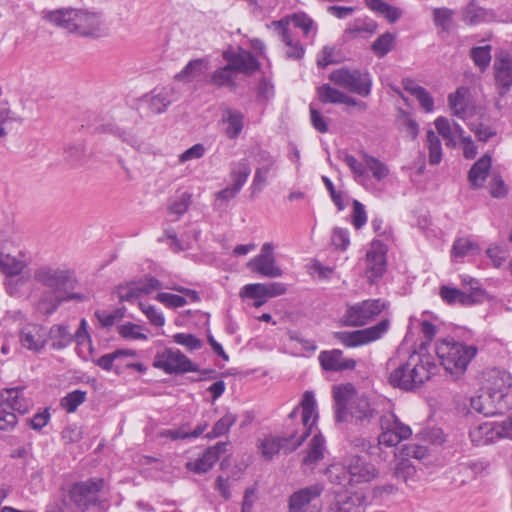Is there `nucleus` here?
<instances>
[{
	"mask_svg": "<svg viewBox=\"0 0 512 512\" xmlns=\"http://www.w3.org/2000/svg\"><path fill=\"white\" fill-rule=\"evenodd\" d=\"M324 437L318 433L315 434L309 444L307 454L303 458V463L306 465L314 464L321 460L324 456Z\"/></svg>",
	"mask_w": 512,
	"mask_h": 512,
	"instance_id": "37",
	"label": "nucleus"
},
{
	"mask_svg": "<svg viewBox=\"0 0 512 512\" xmlns=\"http://www.w3.org/2000/svg\"><path fill=\"white\" fill-rule=\"evenodd\" d=\"M43 19L52 23L55 26L67 29L69 32L75 30L77 24L73 21H78L77 9L73 8H60L56 10L43 11ZM80 26V24H78Z\"/></svg>",
	"mask_w": 512,
	"mask_h": 512,
	"instance_id": "24",
	"label": "nucleus"
},
{
	"mask_svg": "<svg viewBox=\"0 0 512 512\" xmlns=\"http://www.w3.org/2000/svg\"><path fill=\"white\" fill-rule=\"evenodd\" d=\"M240 295L251 299H267V286L262 283L247 284L241 289Z\"/></svg>",
	"mask_w": 512,
	"mask_h": 512,
	"instance_id": "59",
	"label": "nucleus"
},
{
	"mask_svg": "<svg viewBox=\"0 0 512 512\" xmlns=\"http://www.w3.org/2000/svg\"><path fill=\"white\" fill-rule=\"evenodd\" d=\"M478 251L479 247L476 243L468 238H458L453 243L451 255L454 258H462L468 254L477 253Z\"/></svg>",
	"mask_w": 512,
	"mask_h": 512,
	"instance_id": "45",
	"label": "nucleus"
},
{
	"mask_svg": "<svg viewBox=\"0 0 512 512\" xmlns=\"http://www.w3.org/2000/svg\"><path fill=\"white\" fill-rule=\"evenodd\" d=\"M62 502L71 512H85L96 503V481L90 479L74 483L63 496Z\"/></svg>",
	"mask_w": 512,
	"mask_h": 512,
	"instance_id": "6",
	"label": "nucleus"
},
{
	"mask_svg": "<svg viewBox=\"0 0 512 512\" xmlns=\"http://www.w3.org/2000/svg\"><path fill=\"white\" fill-rule=\"evenodd\" d=\"M34 280L48 291L42 293L37 309L44 315H51L64 303L82 301L84 296L72 292L77 283L73 270L57 265L44 264L34 270Z\"/></svg>",
	"mask_w": 512,
	"mask_h": 512,
	"instance_id": "1",
	"label": "nucleus"
},
{
	"mask_svg": "<svg viewBox=\"0 0 512 512\" xmlns=\"http://www.w3.org/2000/svg\"><path fill=\"white\" fill-rule=\"evenodd\" d=\"M364 496L355 494L350 496H338L331 508L332 512H362Z\"/></svg>",
	"mask_w": 512,
	"mask_h": 512,
	"instance_id": "35",
	"label": "nucleus"
},
{
	"mask_svg": "<svg viewBox=\"0 0 512 512\" xmlns=\"http://www.w3.org/2000/svg\"><path fill=\"white\" fill-rule=\"evenodd\" d=\"M434 23L444 32H449L453 19V11L448 8H436L433 11Z\"/></svg>",
	"mask_w": 512,
	"mask_h": 512,
	"instance_id": "57",
	"label": "nucleus"
},
{
	"mask_svg": "<svg viewBox=\"0 0 512 512\" xmlns=\"http://www.w3.org/2000/svg\"><path fill=\"white\" fill-rule=\"evenodd\" d=\"M298 439L299 437H297L296 432L290 434L287 437L265 439L261 444L262 455L266 459H272V457L277 454L280 449L288 445H291V447L288 448L289 450H295L296 448H293V445Z\"/></svg>",
	"mask_w": 512,
	"mask_h": 512,
	"instance_id": "30",
	"label": "nucleus"
},
{
	"mask_svg": "<svg viewBox=\"0 0 512 512\" xmlns=\"http://www.w3.org/2000/svg\"><path fill=\"white\" fill-rule=\"evenodd\" d=\"M212 451L213 449H207L202 457L197 459L193 464L188 463V468L198 474L208 472L218 460L217 456H215Z\"/></svg>",
	"mask_w": 512,
	"mask_h": 512,
	"instance_id": "47",
	"label": "nucleus"
},
{
	"mask_svg": "<svg viewBox=\"0 0 512 512\" xmlns=\"http://www.w3.org/2000/svg\"><path fill=\"white\" fill-rule=\"evenodd\" d=\"M173 340L175 343L185 346L190 351L199 350L203 346L201 339L197 338L193 334L176 333L173 336Z\"/></svg>",
	"mask_w": 512,
	"mask_h": 512,
	"instance_id": "60",
	"label": "nucleus"
},
{
	"mask_svg": "<svg viewBox=\"0 0 512 512\" xmlns=\"http://www.w3.org/2000/svg\"><path fill=\"white\" fill-rule=\"evenodd\" d=\"M173 89L162 87L154 89L150 93L145 94L139 99L140 108L146 116L162 114L172 103Z\"/></svg>",
	"mask_w": 512,
	"mask_h": 512,
	"instance_id": "11",
	"label": "nucleus"
},
{
	"mask_svg": "<svg viewBox=\"0 0 512 512\" xmlns=\"http://www.w3.org/2000/svg\"><path fill=\"white\" fill-rule=\"evenodd\" d=\"M140 309L147 316L149 321L158 327H161L165 323L164 316L154 306L146 303H139Z\"/></svg>",
	"mask_w": 512,
	"mask_h": 512,
	"instance_id": "64",
	"label": "nucleus"
},
{
	"mask_svg": "<svg viewBox=\"0 0 512 512\" xmlns=\"http://www.w3.org/2000/svg\"><path fill=\"white\" fill-rule=\"evenodd\" d=\"M222 56L232 71L236 73L251 75L260 68V63L253 54L242 48H239L238 51L225 50Z\"/></svg>",
	"mask_w": 512,
	"mask_h": 512,
	"instance_id": "13",
	"label": "nucleus"
},
{
	"mask_svg": "<svg viewBox=\"0 0 512 512\" xmlns=\"http://www.w3.org/2000/svg\"><path fill=\"white\" fill-rule=\"evenodd\" d=\"M118 332L123 338L146 340L147 336L141 332V326L132 322L125 323L118 327Z\"/></svg>",
	"mask_w": 512,
	"mask_h": 512,
	"instance_id": "61",
	"label": "nucleus"
},
{
	"mask_svg": "<svg viewBox=\"0 0 512 512\" xmlns=\"http://www.w3.org/2000/svg\"><path fill=\"white\" fill-rule=\"evenodd\" d=\"M379 423L381 429L393 431L400 438L408 439L412 434L411 428L408 425L402 423L393 413L382 415L380 417Z\"/></svg>",
	"mask_w": 512,
	"mask_h": 512,
	"instance_id": "34",
	"label": "nucleus"
},
{
	"mask_svg": "<svg viewBox=\"0 0 512 512\" xmlns=\"http://www.w3.org/2000/svg\"><path fill=\"white\" fill-rule=\"evenodd\" d=\"M209 83L218 88H221V87L235 88L236 87V82H235V79L233 76V71L229 67L228 64L216 69L212 73Z\"/></svg>",
	"mask_w": 512,
	"mask_h": 512,
	"instance_id": "38",
	"label": "nucleus"
},
{
	"mask_svg": "<svg viewBox=\"0 0 512 512\" xmlns=\"http://www.w3.org/2000/svg\"><path fill=\"white\" fill-rule=\"evenodd\" d=\"M484 290L479 287H471L469 294L457 288H451L443 285L440 288L441 298L448 304L460 303L462 305H473L482 301Z\"/></svg>",
	"mask_w": 512,
	"mask_h": 512,
	"instance_id": "20",
	"label": "nucleus"
},
{
	"mask_svg": "<svg viewBox=\"0 0 512 512\" xmlns=\"http://www.w3.org/2000/svg\"><path fill=\"white\" fill-rule=\"evenodd\" d=\"M302 407V425L304 427L303 433L299 436V439L293 445V448H298L305 439L309 436L311 431L310 420L315 412L316 400L312 391H306L303 395L301 402Z\"/></svg>",
	"mask_w": 512,
	"mask_h": 512,
	"instance_id": "25",
	"label": "nucleus"
},
{
	"mask_svg": "<svg viewBox=\"0 0 512 512\" xmlns=\"http://www.w3.org/2000/svg\"><path fill=\"white\" fill-rule=\"evenodd\" d=\"M288 17L289 23L292 22L296 28L301 29L306 37L315 29L313 19L305 13H294Z\"/></svg>",
	"mask_w": 512,
	"mask_h": 512,
	"instance_id": "55",
	"label": "nucleus"
},
{
	"mask_svg": "<svg viewBox=\"0 0 512 512\" xmlns=\"http://www.w3.org/2000/svg\"><path fill=\"white\" fill-rule=\"evenodd\" d=\"M86 399V392L82 390H74L64 396L60 405L63 409H65L68 413H73L76 409L81 405Z\"/></svg>",
	"mask_w": 512,
	"mask_h": 512,
	"instance_id": "52",
	"label": "nucleus"
},
{
	"mask_svg": "<svg viewBox=\"0 0 512 512\" xmlns=\"http://www.w3.org/2000/svg\"><path fill=\"white\" fill-rule=\"evenodd\" d=\"M470 57L481 70L486 69L491 61V46H477L470 50Z\"/></svg>",
	"mask_w": 512,
	"mask_h": 512,
	"instance_id": "51",
	"label": "nucleus"
},
{
	"mask_svg": "<svg viewBox=\"0 0 512 512\" xmlns=\"http://www.w3.org/2000/svg\"><path fill=\"white\" fill-rule=\"evenodd\" d=\"M222 122L226 125L224 131L226 137L234 140L239 137L244 128V115L241 111L225 108L222 115Z\"/></svg>",
	"mask_w": 512,
	"mask_h": 512,
	"instance_id": "27",
	"label": "nucleus"
},
{
	"mask_svg": "<svg viewBox=\"0 0 512 512\" xmlns=\"http://www.w3.org/2000/svg\"><path fill=\"white\" fill-rule=\"evenodd\" d=\"M320 366L325 371L342 372L354 370L356 361L352 358H345L340 349L321 351L318 355Z\"/></svg>",
	"mask_w": 512,
	"mask_h": 512,
	"instance_id": "19",
	"label": "nucleus"
},
{
	"mask_svg": "<svg viewBox=\"0 0 512 512\" xmlns=\"http://www.w3.org/2000/svg\"><path fill=\"white\" fill-rule=\"evenodd\" d=\"M386 305L380 299L364 300L347 307L344 318L347 326L359 327L378 316Z\"/></svg>",
	"mask_w": 512,
	"mask_h": 512,
	"instance_id": "10",
	"label": "nucleus"
},
{
	"mask_svg": "<svg viewBox=\"0 0 512 512\" xmlns=\"http://www.w3.org/2000/svg\"><path fill=\"white\" fill-rule=\"evenodd\" d=\"M386 246L379 240H373L367 251L366 260L369 278H380L386 271Z\"/></svg>",
	"mask_w": 512,
	"mask_h": 512,
	"instance_id": "21",
	"label": "nucleus"
},
{
	"mask_svg": "<svg viewBox=\"0 0 512 512\" xmlns=\"http://www.w3.org/2000/svg\"><path fill=\"white\" fill-rule=\"evenodd\" d=\"M273 245L271 243H264L260 254L252 258L247 267L262 276L275 278L282 275V270L275 265V257L273 255Z\"/></svg>",
	"mask_w": 512,
	"mask_h": 512,
	"instance_id": "12",
	"label": "nucleus"
},
{
	"mask_svg": "<svg viewBox=\"0 0 512 512\" xmlns=\"http://www.w3.org/2000/svg\"><path fill=\"white\" fill-rule=\"evenodd\" d=\"M250 173L251 168L246 159H242L239 162L233 164V167L231 169V178L233 180V185L236 187V189H242Z\"/></svg>",
	"mask_w": 512,
	"mask_h": 512,
	"instance_id": "43",
	"label": "nucleus"
},
{
	"mask_svg": "<svg viewBox=\"0 0 512 512\" xmlns=\"http://www.w3.org/2000/svg\"><path fill=\"white\" fill-rule=\"evenodd\" d=\"M75 341L77 344V353L80 357L87 359L91 358L93 361V347H92V340L87 332V322L85 319H82L80 322V326L78 330L76 331L75 335Z\"/></svg>",
	"mask_w": 512,
	"mask_h": 512,
	"instance_id": "33",
	"label": "nucleus"
},
{
	"mask_svg": "<svg viewBox=\"0 0 512 512\" xmlns=\"http://www.w3.org/2000/svg\"><path fill=\"white\" fill-rule=\"evenodd\" d=\"M48 334L53 340L52 348L58 350L67 347L75 339L66 325H54Z\"/></svg>",
	"mask_w": 512,
	"mask_h": 512,
	"instance_id": "36",
	"label": "nucleus"
},
{
	"mask_svg": "<svg viewBox=\"0 0 512 512\" xmlns=\"http://www.w3.org/2000/svg\"><path fill=\"white\" fill-rule=\"evenodd\" d=\"M394 41V34L386 32L373 42L372 50L378 57H384L393 49Z\"/></svg>",
	"mask_w": 512,
	"mask_h": 512,
	"instance_id": "50",
	"label": "nucleus"
},
{
	"mask_svg": "<svg viewBox=\"0 0 512 512\" xmlns=\"http://www.w3.org/2000/svg\"><path fill=\"white\" fill-rule=\"evenodd\" d=\"M19 340L25 349L39 353L48 341V331L42 325L27 324L20 330Z\"/></svg>",
	"mask_w": 512,
	"mask_h": 512,
	"instance_id": "16",
	"label": "nucleus"
},
{
	"mask_svg": "<svg viewBox=\"0 0 512 512\" xmlns=\"http://www.w3.org/2000/svg\"><path fill=\"white\" fill-rule=\"evenodd\" d=\"M324 491L321 483H315L293 492L288 499L289 512H307L308 505Z\"/></svg>",
	"mask_w": 512,
	"mask_h": 512,
	"instance_id": "17",
	"label": "nucleus"
},
{
	"mask_svg": "<svg viewBox=\"0 0 512 512\" xmlns=\"http://www.w3.org/2000/svg\"><path fill=\"white\" fill-rule=\"evenodd\" d=\"M496 19L497 14L494 10L480 6L475 0H471L462 9V20L467 25H478L480 23L492 22Z\"/></svg>",
	"mask_w": 512,
	"mask_h": 512,
	"instance_id": "23",
	"label": "nucleus"
},
{
	"mask_svg": "<svg viewBox=\"0 0 512 512\" xmlns=\"http://www.w3.org/2000/svg\"><path fill=\"white\" fill-rule=\"evenodd\" d=\"M99 131L107 132V133H111V134H117L118 137L124 143L128 144L129 146H131L135 149H140L143 144L141 139L137 135L133 134L131 131L120 130L119 128H113L111 125H109V127H106V126H103L101 128L98 127V132Z\"/></svg>",
	"mask_w": 512,
	"mask_h": 512,
	"instance_id": "48",
	"label": "nucleus"
},
{
	"mask_svg": "<svg viewBox=\"0 0 512 512\" xmlns=\"http://www.w3.org/2000/svg\"><path fill=\"white\" fill-rule=\"evenodd\" d=\"M26 266L27 262L24 259V255L21 253L19 254V257H17L6 253L3 249H0V270L5 275H19Z\"/></svg>",
	"mask_w": 512,
	"mask_h": 512,
	"instance_id": "31",
	"label": "nucleus"
},
{
	"mask_svg": "<svg viewBox=\"0 0 512 512\" xmlns=\"http://www.w3.org/2000/svg\"><path fill=\"white\" fill-rule=\"evenodd\" d=\"M390 321L383 319L376 325L355 331H340L335 338L346 347H357L380 339L389 329Z\"/></svg>",
	"mask_w": 512,
	"mask_h": 512,
	"instance_id": "7",
	"label": "nucleus"
},
{
	"mask_svg": "<svg viewBox=\"0 0 512 512\" xmlns=\"http://www.w3.org/2000/svg\"><path fill=\"white\" fill-rule=\"evenodd\" d=\"M500 425L494 426L491 422H484L470 430L471 441L477 445H487L494 441L496 437H502L499 433Z\"/></svg>",
	"mask_w": 512,
	"mask_h": 512,
	"instance_id": "29",
	"label": "nucleus"
},
{
	"mask_svg": "<svg viewBox=\"0 0 512 512\" xmlns=\"http://www.w3.org/2000/svg\"><path fill=\"white\" fill-rule=\"evenodd\" d=\"M359 396L356 387L352 383L340 384L333 387L336 422L348 421V406Z\"/></svg>",
	"mask_w": 512,
	"mask_h": 512,
	"instance_id": "14",
	"label": "nucleus"
},
{
	"mask_svg": "<svg viewBox=\"0 0 512 512\" xmlns=\"http://www.w3.org/2000/svg\"><path fill=\"white\" fill-rule=\"evenodd\" d=\"M476 353L475 346L456 342L453 338L440 340L436 345V354L445 370L450 374L464 373Z\"/></svg>",
	"mask_w": 512,
	"mask_h": 512,
	"instance_id": "4",
	"label": "nucleus"
},
{
	"mask_svg": "<svg viewBox=\"0 0 512 512\" xmlns=\"http://www.w3.org/2000/svg\"><path fill=\"white\" fill-rule=\"evenodd\" d=\"M378 415V411L369 398L360 395L348 406V420L360 426H366Z\"/></svg>",
	"mask_w": 512,
	"mask_h": 512,
	"instance_id": "15",
	"label": "nucleus"
},
{
	"mask_svg": "<svg viewBox=\"0 0 512 512\" xmlns=\"http://www.w3.org/2000/svg\"><path fill=\"white\" fill-rule=\"evenodd\" d=\"M254 160L257 164L254 177L251 184L252 194L258 193L268 184L269 176L278 171V158L268 150L258 148L254 154Z\"/></svg>",
	"mask_w": 512,
	"mask_h": 512,
	"instance_id": "9",
	"label": "nucleus"
},
{
	"mask_svg": "<svg viewBox=\"0 0 512 512\" xmlns=\"http://www.w3.org/2000/svg\"><path fill=\"white\" fill-rule=\"evenodd\" d=\"M471 131L474 132L476 138L481 142H487L490 138L494 137L496 135V130L492 127L479 122V123H472L470 125Z\"/></svg>",
	"mask_w": 512,
	"mask_h": 512,
	"instance_id": "63",
	"label": "nucleus"
},
{
	"mask_svg": "<svg viewBox=\"0 0 512 512\" xmlns=\"http://www.w3.org/2000/svg\"><path fill=\"white\" fill-rule=\"evenodd\" d=\"M427 146L429 149V163L431 165L439 164L442 159L441 141L433 130L427 132Z\"/></svg>",
	"mask_w": 512,
	"mask_h": 512,
	"instance_id": "49",
	"label": "nucleus"
},
{
	"mask_svg": "<svg viewBox=\"0 0 512 512\" xmlns=\"http://www.w3.org/2000/svg\"><path fill=\"white\" fill-rule=\"evenodd\" d=\"M494 75L498 93L503 97L512 87V58L509 55L496 58Z\"/></svg>",
	"mask_w": 512,
	"mask_h": 512,
	"instance_id": "22",
	"label": "nucleus"
},
{
	"mask_svg": "<svg viewBox=\"0 0 512 512\" xmlns=\"http://www.w3.org/2000/svg\"><path fill=\"white\" fill-rule=\"evenodd\" d=\"M192 195L189 192H183L180 195L169 200L168 210L178 216L183 215L191 204Z\"/></svg>",
	"mask_w": 512,
	"mask_h": 512,
	"instance_id": "53",
	"label": "nucleus"
},
{
	"mask_svg": "<svg viewBox=\"0 0 512 512\" xmlns=\"http://www.w3.org/2000/svg\"><path fill=\"white\" fill-rule=\"evenodd\" d=\"M435 127L438 133L447 141V145L455 146V141L453 137L452 125L449 120L445 117H438L435 120Z\"/></svg>",
	"mask_w": 512,
	"mask_h": 512,
	"instance_id": "62",
	"label": "nucleus"
},
{
	"mask_svg": "<svg viewBox=\"0 0 512 512\" xmlns=\"http://www.w3.org/2000/svg\"><path fill=\"white\" fill-rule=\"evenodd\" d=\"M271 27L274 28L280 40L286 45V47L293 44L295 40L292 38L289 30V17H283L280 20L272 21Z\"/></svg>",
	"mask_w": 512,
	"mask_h": 512,
	"instance_id": "56",
	"label": "nucleus"
},
{
	"mask_svg": "<svg viewBox=\"0 0 512 512\" xmlns=\"http://www.w3.org/2000/svg\"><path fill=\"white\" fill-rule=\"evenodd\" d=\"M505 382L502 378L498 379L495 387H489L486 394L478 395L470 399L471 408L484 416H491L496 414L495 408L491 404V398L497 396L499 399L504 396Z\"/></svg>",
	"mask_w": 512,
	"mask_h": 512,
	"instance_id": "18",
	"label": "nucleus"
},
{
	"mask_svg": "<svg viewBox=\"0 0 512 512\" xmlns=\"http://www.w3.org/2000/svg\"><path fill=\"white\" fill-rule=\"evenodd\" d=\"M335 85L361 97H368L372 89V77L367 70L342 67L333 70L329 75Z\"/></svg>",
	"mask_w": 512,
	"mask_h": 512,
	"instance_id": "5",
	"label": "nucleus"
},
{
	"mask_svg": "<svg viewBox=\"0 0 512 512\" xmlns=\"http://www.w3.org/2000/svg\"><path fill=\"white\" fill-rule=\"evenodd\" d=\"M490 167L491 157L489 155L482 156L473 164L468 173V179L472 187L479 188L483 185L488 176Z\"/></svg>",
	"mask_w": 512,
	"mask_h": 512,
	"instance_id": "32",
	"label": "nucleus"
},
{
	"mask_svg": "<svg viewBox=\"0 0 512 512\" xmlns=\"http://www.w3.org/2000/svg\"><path fill=\"white\" fill-rule=\"evenodd\" d=\"M3 396H0V430H12L17 424V416L9 410L8 403H5Z\"/></svg>",
	"mask_w": 512,
	"mask_h": 512,
	"instance_id": "54",
	"label": "nucleus"
},
{
	"mask_svg": "<svg viewBox=\"0 0 512 512\" xmlns=\"http://www.w3.org/2000/svg\"><path fill=\"white\" fill-rule=\"evenodd\" d=\"M317 95L320 102L323 104H340L344 97V92L330 86L323 84L317 88Z\"/></svg>",
	"mask_w": 512,
	"mask_h": 512,
	"instance_id": "44",
	"label": "nucleus"
},
{
	"mask_svg": "<svg viewBox=\"0 0 512 512\" xmlns=\"http://www.w3.org/2000/svg\"><path fill=\"white\" fill-rule=\"evenodd\" d=\"M436 364L429 355L413 352L408 360L395 368L388 377L389 384L403 391H414L431 378Z\"/></svg>",
	"mask_w": 512,
	"mask_h": 512,
	"instance_id": "2",
	"label": "nucleus"
},
{
	"mask_svg": "<svg viewBox=\"0 0 512 512\" xmlns=\"http://www.w3.org/2000/svg\"><path fill=\"white\" fill-rule=\"evenodd\" d=\"M237 416L231 412H227L221 419H219L213 426L212 430L207 433V438H217L225 435L230 427L235 424Z\"/></svg>",
	"mask_w": 512,
	"mask_h": 512,
	"instance_id": "46",
	"label": "nucleus"
},
{
	"mask_svg": "<svg viewBox=\"0 0 512 512\" xmlns=\"http://www.w3.org/2000/svg\"><path fill=\"white\" fill-rule=\"evenodd\" d=\"M363 161L365 162V169L371 171L372 176L377 181H382L386 177H388L390 170L389 167L381 162L378 158H375L366 152L362 153Z\"/></svg>",
	"mask_w": 512,
	"mask_h": 512,
	"instance_id": "39",
	"label": "nucleus"
},
{
	"mask_svg": "<svg viewBox=\"0 0 512 512\" xmlns=\"http://www.w3.org/2000/svg\"><path fill=\"white\" fill-rule=\"evenodd\" d=\"M208 69V60L197 58L189 61L185 67L175 75V80L183 83H190L199 80Z\"/></svg>",
	"mask_w": 512,
	"mask_h": 512,
	"instance_id": "28",
	"label": "nucleus"
},
{
	"mask_svg": "<svg viewBox=\"0 0 512 512\" xmlns=\"http://www.w3.org/2000/svg\"><path fill=\"white\" fill-rule=\"evenodd\" d=\"M326 475L330 483L348 490L354 485L373 480L377 476V471L365 457L355 455L351 456L345 465H330Z\"/></svg>",
	"mask_w": 512,
	"mask_h": 512,
	"instance_id": "3",
	"label": "nucleus"
},
{
	"mask_svg": "<svg viewBox=\"0 0 512 512\" xmlns=\"http://www.w3.org/2000/svg\"><path fill=\"white\" fill-rule=\"evenodd\" d=\"M23 387L8 388L0 393L5 403H8L9 410L12 413L26 414L31 406V401L23 397Z\"/></svg>",
	"mask_w": 512,
	"mask_h": 512,
	"instance_id": "26",
	"label": "nucleus"
},
{
	"mask_svg": "<svg viewBox=\"0 0 512 512\" xmlns=\"http://www.w3.org/2000/svg\"><path fill=\"white\" fill-rule=\"evenodd\" d=\"M468 90L465 87H459L457 90L450 94L448 96V103L453 111L454 115H456L459 118H463L466 109H467V103H466V94Z\"/></svg>",
	"mask_w": 512,
	"mask_h": 512,
	"instance_id": "41",
	"label": "nucleus"
},
{
	"mask_svg": "<svg viewBox=\"0 0 512 512\" xmlns=\"http://www.w3.org/2000/svg\"><path fill=\"white\" fill-rule=\"evenodd\" d=\"M136 353L133 350H116L112 353L106 354L98 358V366L104 370H111L113 367V363L115 360L119 359L122 356H135Z\"/></svg>",
	"mask_w": 512,
	"mask_h": 512,
	"instance_id": "58",
	"label": "nucleus"
},
{
	"mask_svg": "<svg viewBox=\"0 0 512 512\" xmlns=\"http://www.w3.org/2000/svg\"><path fill=\"white\" fill-rule=\"evenodd\" d=\"M154 366L168 374H183L199 371L198 366L180 350L171 348H166L163 352L156 354Z\"/></svg>",
	"mask_w": 512,
	"mask_h": 512,
	"instance_id": "8",
	"label": "nucleus"
},
{
	"mask_svg": "<svg viewBox=\"0 0 512 512\" xmlns=\"http://www.w3.org/2000/svg\"><path fill=\"white\" fill-rule=\"evenodd\" d=\"M64 160L73 167L82 166L88 157L86 147L83 144L70 146L64 150Z\"/></svg>",
	"mask_w": 512,
	"mask_h": 512,
	"instance_id": "42",
	"label": "nucleus"
},
{
	"mask_svg": "<svg viewBox=\"0 0 512 512\" xmlns=\"http://www.w3.org/2000/svg\"><path fill=\"white\" fill-rule=\"evenodd\" d=\"M77 18H79V20L74 22L80 24V26L77 25L75 30H71V32L78 33L85 37L93 36L95 15L87 11L77 10Z\"/></svg>",
	"mask_w": 512,
	"mask_h": 512,
	"instance_id": "40",
	"label": "nucleus"
}]
</instances>
